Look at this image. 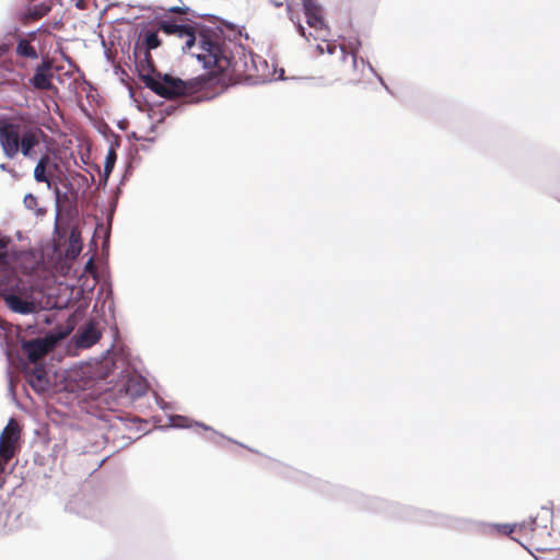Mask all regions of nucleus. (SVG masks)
<instances>
[{
    "label": "nucleus",
    "instance_id": "obj_1",
    "mask_svg": "<svg viewBox=\"0 0 560 560\" xmlns=\"http://www.w3.org/2000/svg\"><path fill=\"white\" fill-rule=\"evenodd\" d=\"M289 479L300 482L310 489L317 491L328 499L345 501L354 504L358 509L373 513H382L395 520L413 521L422 524L447 527L456 530H472L482 535H511L520 527L524 529L527 523H489L472 518L457 517L432 510L419 509L412 505H404L378 497H370L357 490L332 485L328 481L315 478L304 471L288 469Z\"/></svg>",
    "mask_w": 560,
    "mask_h": 560
},
{
    "label": "nucleus",
    "instance_id": "obj_2",
    "mask_svg": "<svg viewBox=\"0 0 560 560\" xmlns=\"http://www.w3.org/2000/svg\"><path fill=\"white\" fill-rule=\"evenodd\" d=\"M145 79V89L163 100L189 96L197 91L210 89L219 83V78L213 72H203L188 79H182L170 71L160 72L155 80L148 75Z\"/></svg>",
    "mask_w": 560,
    "mask_h": 560
},
{
    "label": "nucleus",
    "instance_id": "obj_3",
    "mask_svg": "<svg viewBox=\"0 0 560 560\" xmlns=\"http://www.w3.org/2000/svg\"><path fill=\"white\" fill-rule=\"evenodd\" d=\"M201 32L200 40H198L199 51L190 54V57L201 65L205 72H213L220 79V73L215 72V68L220 65V58H223L222 48L224 44L217 42L215 36L219 33H223L222 25H220V30H212L210 32L201 30Z\"/></svg>",
    "mask_w": 560,
    "mask_h": 560
},
{
    "label": "nucleus",
    "instance_id": "obj_4",
    "mask_svg": "<svg viewBox=\"0 0 560 560\" xmlns=\"http://www.w3.org/2000/svg\"><path fill=\"white\" fill-rule=\"evenodd\" d=\"M69 331L68 327H55L46 332L43 337L33 339L20 338V346L31 362L38 360L44 353L52 348Z\"/></svg>",
    "mask_w": 560,
    "mask_h": 560
},
{
    "label": "nucleus",
    "instance_id": "obj_5",
    "mask_svg": "<svg viewBox=\"0 0 560 560\" xmlns=\"http://www.w3.org/2000/svg\"><path fill=\"white\" fill-rule=\"evenodd\" d=\"M195 28L210 32L212 30H220V24L208 25L189 16H184L180 21H177L175 18L168 15L158 24V31L166 36H175L180 39L191 34Z\"/></svg>",
    "mask_w": 560,
    "mask_h": 560
},
{
    "label": "nucleus",
    "instance_id": "obj_6",
    "mask_svg": "<svg viewBox=\"0 0 560 560\" xmlns=\"http://www.w3.org/2000/svg\"><path fill=\"white\" fill-rule=\"evenodd\" d=\"M130 45L131 44L128 43L127 48H122L121 51L122 54H127L129 61L132 63V68L131 66L129 67L130 70L142 81L145 88V77L148 75L155 80L160 71L156 69V63L150 52L139 50V48H136V44H133L132 54L130 55Z\"/></svg>",
    "mask_w": 560,
    "mask_h": 560
},
{
    "label": "nucleus",
    "instance_id": "obj_7",
    "mask_svg": "<svg viewBox=\"0 0 560 560\" xmlns=\"http://www.w3.org/2000/svg\"><path fill=\"white\" fill-rule=\"evenodd\" d=\"M246 54L245 46L241 44L236 45L234 49H231L229 45L224 44L222 48L223 58H220V65L215 68V72L220 73V80L225 70L240 71L241 62L242 68L245 70L247 68Z\"/></svg>",
    "mask_w": 560,
    "mask_h": 560
},
{
    "label": "nucleus",
    "instance_id": "obj_8",
    "mask_svg": "<svg viewBox=\"0 0 560 560\" xmlns=\"http://www.w3.org/2000/svg\"><path fill=\"white\" fill-rule=\"evenodd\" d=\"M3 302L5 307L14 314L30 315L34 314V303L27 299H23L14 292L3 293Z\"/></svg>",
    "mask_w": 560,
    "mask_h": 560
},
{
    "label": "nucleus",
    "instance_id": "obj_9",
    "mask_svg": "<svg viewBox=\"0 0 560 560\" xmlns=\"http://www.w3.org/2000/svg\"><path fill=\"white\" fill-rule=\"evenodd\" d=\"M20 438V429L13 419L10 418L7 425L0 432V454L11 456L14 443Z\"/></svg>",
    "mask_w": 560,
    "mask_h": 560
},
{
    "label": "nucleus",
    "instance_id": "obj_10",
    "mask_svg": "<svg viewBox=\"0 0 560 560\" xmlns=\"http://www.w3.org/2000/svg\"><path fill=\"white\" fill-rule=\"evenodd\" d=\"M101 335V330L96 325L88 323L73 336L74 343L78 348H89L98 341Z\"/></svg>",
    "mask_w": 560,
    "mask_h": 560
},
{
    "label": "nucleus",
    "instance_id": "obj_11",
    "mask_svg": "<svg viewBox=\"0 0 560 560\" xmlns=\"http://www.w3.org/2000/svg\"><path fill=\"white\" fill-rule=\"evenodd\" d=\"M118 380L121 385L125 387L127 395L131 400H137L147 394V388L143 383L136 378V376L127 373L125 370H121Z\"/></svg>",
    "mask_w": 560,
    "mask_h": 560
},
{
    "label": "nucleus",
    "instance_id": "obj_12",
    "mask_svg": "<svg viewBox=\"0 0 560 560\" xmlns=\"http://www.w3.org/2000/svg\"><path fill=\"white\" fill-rule=\"evenodd\" d=\"M26 373L28 377V384L35 393L43 394L49 390L50 377L43 366L35 365Z\"/></svg>",
    "mask_w": 560,
    "mask_h": 560
},
{
    "label": "nucleus",
    "instance_id": "obj_13",
    "mask_svg": "<svg viewBox=\"0 0 560 560\" xmlns=\"http://www.w3.org/2000/svg\"><path fill=\"white\" fill-rule=\"evenodd\" d=\"M166 15L165 14H160V13H154V15L147 20V21H142L138 24H133L128 33H127V37H128V40L129 43H133L136 44V48H139L140 47V39H141V36L145 33V32H149L148 31V27L153 23V22H156V25L159 24L160 21H162L163 19H165Z\"/></svg>",
    "mask_w": 560,
    "mask_h": 560
},
{
    "label": "nucleus",
    "instance_id": "obj_14",
    "mask_svg": "<svg viewBox=\"0 0 560 560\" xmlns=\"http://www.w3.org/2000/svg\"><path fill=\"white\" fill-rule=\"evenodd\" d=\"M186 104L182 101H176L170 104L160 106L156 110H152L148 116L150 119L158 117V122H163L165 118L176 116L184 112Z\"/></svg>",
    "mask_w": 560,
    "mask_h": 560
},
{
    "label": "nucleus",
    "instance_id": "obj_15",
    "mask_svg": "<svg viewBox=\"0 0 560 560\" xmlns=\"http://www.w3.org/2000/svg\"><path fill=\"white\" fill-rule=\"evenodd\" d=\"M20 139L18 125L0 120V145L19 144Z\"/></svg>",
    "mask_w": 560,
    "mask_h": 560
},
{
    "label": "nucleus",
    "instance_id": "obj_16",
    "mask_svg": "<svg viewBox=\"0 0 560 560\" xmlns=\"http://www.w3.org/2000/svg\"><path fill=\"white\" fill-rule=\"evenodd\" d=\"M37 144V139L31 132H26L19 141V152H21L24 158L34 160L37 155L35 151Z\"/></svg>",
    "mask_w": 560,
    "mask_h": 560
},
{
    "label": "nucleus",
    "instance_id": "obj_17",
    "mask_svg": "<svg viewBox=\"0 0 560 560\" xmlns=\"http://www.w3.org/2000/svg\"><path fill=\"white\" fill-rule=\"evenodd\" d=\"M156 31L145 32L140 39L139 50L148 51L155 50L162 46L163 39L160 37Z\"/></svg>",
    "mask_w": 560,
    "mask_h": 560
},
{
    "label": "nucleus",
    "instance_id": "obj_18",
    "mask_svg": "<svg viewBox=\"0 0 560 560\" xmlns=\"http://www.w3.org/2000/svg\"><path fill=\"white\" fill-rule=\"evenodd\" d=\"M116 161H117V153L113 152V151H107L104 162H103L104 170H103V174H102V179L98 184V187L102 185V188L104 191L107 187L109 176L115 168Z\"/></svg>",
    "mask_w": 560,
    "mask_h": 560
},
{
    "label": "nucleus",
    "instance_id": "obj_19",
    "mask_svg": "<svg viewBox=\"0 0 560 560\" xmlns=\"http://www.w3.org/2000/svg\"><path fill=\"white\" fill-rule=\"evenodd\" d=\"M15 52L19 57L36 60L39 58V51L34 46H31L25 38H19L15 47Z\"/></svg>",
    "mask_w": 560,
    "mask_h": 560
},
{
    "label": "nucleus",
    "instance_id": "obj_20",
    "mask_svg": "<svg viewBox=\"0 0 560 560\" xmlns=\"http://www.w3.org/2000/svg\"><path fill=\"white\" fill-rule=\"evenodd\" d=\"M194 425H196V427H198V428H201V429H203V430H206V431H211V432H212V434H213V435L219 436V440H221V441L225 440V441H228V442H230V443L237 444L238 446H241V447H243V448H246L247 451H249V452H252V453L260 454V453H259V451H257V450H255V448H253V447H250V446H248V445H246V444H244V443H242V442H238V441H236V440H234V439H232V438H229V436L224 435L223 433L218 432V431H217V430H214L212 427H210V425L206 424V423H205V422H202V421H194Z\"/></svg>",
    "mask_w": 560,
    "mask_h": 560
},
{
    "label": "nucleus",
    "instance_id": "obj_21",
    "mask_svg": "<svg viewBox=\"0 0 560 560\" xmlns=\"http://www.w3.org/2000/svg\"><path fill=\"white\" fill-rule=\"evenodd\" d=\"M323 11H324V8L316 10V11H310V12H306V14H304L306 23L310 27L317 30V31L324 30L327 27Z\"/></svg>",
    "mask_w": 560,
    "mask_h": 560
},
{
    "label": "nucleus",
    "instance_id": "obj_22",
    "mask_svg": "<svg viewBox=\"0 0 560 560\" xmlns=\"http://www.w3.org/2000/svg\"><path fill=\"white\" fill-rule=\"evenodd\" d=\"M47 188L54 195V200H55V218L57 220L58 215H59V212H60L59 202H60V200H65L62 198V189L57 185V183L55 180H51V183H48V187ZM52 235H58L59 236V230H58V226H57V222L55 223V226H54V230H52Z\"/></svg>",
    "mask_w": 560,
    "mask_h": 560
},
{
    "label": "nucleus",
    "instance_id": "obj_23",
    "mask_svg": "<svg viewBox=\"0 0 560 560\" xmlns=\"http://www.w3.org/2000/svg\"><path fill=\"white\" fill-rule=\"evenodd\" d=\"M28 84L37 90H49L51 88L49 73L34 72L28 79Z\"/></svg>",
    "mask_w": 560,
    "mask_h": 560
},
{
    "label": "nucleus",
    "instance_id": "obj_24",
    "mask_svg": "<svg viewBox=\"0 0 560 560\" xmlns=\"http://www.w3.org/2000/svg\"><path fill=\"white\" fill-rule=\"evenodd\" d=\"M201 28H195L191 34H189L188 36H186L184 39V44L182 46V52L183 54H192L191 52V49L197 47L198 48V40H200V34H201Z\"/></svg>",
    "mask_w": 560,
    "mask_h": 560
},
{
    "label": "nucleus",
    "instance_id": "obj_25",
    "mask_svg": "<svg viewBox=\"0 0 560 560\" xmlns=\"http://www.w3.org/2000/svg\"><path fill=\"white\" fill-rule=\"evenodd\" d=\"M100 294L101 292L98 293V296L96 299V304H101ZM102 306L107 308L110 319L115 322V302L112 291H108L104 294Z\"/></svg>",
    "mask_w": 560,
    "mask_h": 560
},
{
    "label": "nucleus",
    "instance_id": "obj_26",
    "mask_svg": "<svg viewBox=\"0 0 560 560\" xmlns=\"http://www.w3.org/2000/svg\"><path fill=\"white\" fill-rule=\"evenodd\" d=\"M51 180H55L57 185L62 189V198L67 199L73 190V183L68 175H63L62 177H56Z\"/></svg>",
    "mask_w": 560,
    "mask_h": 560
},
{
    "label": "nucleus",
    "instance_id": "obj_27",
    "mask_svg": "<svg viewBox=\"0 0 560 560\" xmlns=\"http://www.w3.org/2000/svg\"><path fill=\"white\" fill-rule=\"evenodd\" d=\"M128 153H127V158H126V166H132V171L136 170V167L138 166V164L140 163L141 161V156L137 150V148L130 145L128 149H127Z\"/></svg>",
    "mask_w": 560,
    "mask_h": 560
},
{
    "label": "nucleus",
    "instance_id": "obj_28",
    "mask_svg": "<svg viewBox=\"0 0 560 560\" xmlns=\"http://www.w3.org/2000/svg\"><path fill=\"white\" fill-rule=\"evenodd\" d=\"M289 19L292 21V23L294 24V28L296 31V33L305 38L307 42H310V37L313 36L312 32H308L301 23L300 21V18L299 16H294L293 14H291L289 12Z\"/></svg>",
    "mask_w": 560,
    "mask_h": 560
},
{
    "label": "nucleus",
    "instance_id": "obj_29",
    "mask_svg": "<svg viewBox=\"0 0 560 560\" xmlns=\"http://www.w3.org/2000/svg\"><path fill=\"white\" fill-rule=\"evenodd\" d=\"M42 160H43V158H40L38 160L37 164L35 165L34 179L37 183H46L48 185V183H51V179H49L47 174L45 173L43 164H42Z\"/></svg>",
    "mask_w": 560,
    "mask_h": 560
},
{
    "label": "nucleus",
    "instance_id": "obj_30",
    "mask_svg": "<svg viewBox=\"0 0 560 560\" xmlns=\"http://www.w3.org/2000/svg\"><path fill=\"white\" fill-rule=\"evenodd\" d=\"M176 420L172 416H167L168 427L172 429H188L191 428L190 424H187L186 422L189 420L186 417H176Z\"/></svg>",
    "mask_w": 560,
    "mask_h": 560
},
{
    "label": "nucleus",
    "instance_id": "obj_31",
    "mask_svg": "<svg viewBox=\"0 0 560 560\" xmlns=\"http://www.w3.org/2000/svg\"><path fill=\"white\" fill-rule=\"evenodd\" d=\"M352 65H353V68H357L358 67V61L359 59L361 60L362 65L364 67H366L369 69V71L377 79V74H380L377 72V70L373 67V65L369 61L368 58H362V57H359L357 54H352Z\"/></svg>",
    "mask_w": 560,
    "mask_h": 560
},
{
    "label": "nucleus",
    "instance_id": "obj_32",
    "mask_svg": "<svg viewBox=\"0 0 560 560\" xmlns=\"http://www.w3.org/2000/svg\"><path fill=\"white\" fill-rule=\"evenodd\" d=\"M303 13L323 9V5L317 0H301Z\"/></svg>",
    "mask_w": 560,
    "mask_h": 560
},
{
    "label": "nucleus",
    "instance_id": "obj_33",
    "mask_svg": "<svg viewBox=\"0 0 560 560\" xmlns=\"http://www.w3.org/2000/svg\"><path fill=\"white\" fill-rule=\"evenodd\" d=\"M189 10V5H186L183 1L182 3H178L175 4V5H171V7H167L165 9V15H168L171 16L172 14H179V13H184L185 11H188Z\"/></svg>",
    "mask_w": 560,
    "mask_h": 560
},
{
    "label": "nucleus",
    "instance_id": "obj_34",
    "mask_svg": "<svg viewBox=\"0 0 560 560\" xmlns=\"http://www.w3.org/2000/svg\"><path fill=\"white\" fill-rule=\"evenodd\" d=\"M23 205L27 210L33 211L38 205V198L34 194L27 192L23 198Z\"/></svg>",
    "mask_w": 560,
    "mask_h": 560
},
{
    "label": "nucleus",
    "instance_id": "obj_35",
    "mask_svg": "<svg viewBox=\"0 0 560 560\" xmlns=\"http://www.w3.org/2000/svg\"><path fill=\"white\" fill-rule=\"evenodd\" d=\"M549 503H550V506L542 505L540 509V514H538L539 518L546 523L552 522V517H553L552 502H549Z\"/></svg>",
    "mask_w": 560,
    "mask_h": 560
},
{
    "label": "nucleus",
    "instance_id": "obj_36",
    "mask_svg": "<svg viewBox=\"0 0 560 560\" xmlns=\"http://www.w3.org/2000/svg\"><path fill=\"white\" fill-rule=\"evenodd\" d=\"M69 248L74 254H78L81 250V245L79 244V235L74 231H70Z\"/></svg>",
    "mask_w": 560,
    "mask_h": 560
},
{
    "label": "nucleus",
    "instance_id": "obj_37",
    "mask_svg": "<svg viewBox=\"0 0 560 560\" xmlns=\"http://www.w3.org/2000/svg\"><path fill=\"white\" fill-rule=\"evenodd\" d=\"M3 154L7 159L13 160L19 153V144L1 145Z\"/></svg>",
    "mask_w": 560,
    "mask_h": 560
},
{
    "label": "nucleus",
    "instance_id": "obj_38",
    "mask_svg": "<svg viewBox=\"0 0 560 560\" xmlns=\"http://www.w3.org/2000/svg\"><path fill=\"white\" fill-rule=\"evenodd\" d=\"M207 18L211 20V23H214L215 21H220L224 26L235 28L237 24H235L232 21H229L222 16H219L217 14H207Z\"/></svg>",
    "mask_w": 560,
    "mask_h": 560
},
{
    "label": "nucleus",
    "instance_id": "obj_39",
    "mask_svg": "<svg viewBox=\"0 0 560 560\" xmlns=\"http://www.w3.org/2000/svg\"><path fill=\"white\" fill-rule=\"evenodd\" d=\"M50 69V63L46 59H42L38 63H36L34 68V72L39 73H48Z\"/></svg>",
    "mask_w": 560,
    "mask_h": 560
},
{
    "label": "nucleus",
    "instance_id": "obj_40",
    "mask_svg": "<svg viewBox=\"0 0 560 560\" xmlns=\"http://www.w3.org/2000/svg\"><path fill=\"white\" fill-rule=\"evenodd\" d=\"M132 173H133L132 166H126L125 165V171H124V174H122V176L120 178L118 187L124 186L129 180V178L131 177Z\"/></svg>",
    "mask_w": 560,
    "mask_h": 560
},
{
    "label": "nucleus",
    "instance_id": "obj_41",
    "mask_svg": "<svg viewBox=\"0 0 560 560\" xmlns=\"http://www.w3.org/2000/svg\"><path fill=\"white\" fill-rule=\"evenodd\" d=\"M33 460L35 465L44 466L46 465L47 457L38 452L34 453Z\"/></svg>",
    "mask_w": 560,
    "mask_h": 560
},
{
    "label": "nucleus",
    "instance_id": "obj_42",
    "mask_svg": "<svg viewBox=\"0 0 560 560\" xmlns=\"http://www.w3.org/2000/svg\"><path fill=\"white\" fill-rule=\"evenodd\" d=\"M0 170H1L2 172H7V173H9L12 177H14V178H16V179H19V178H20V174H19L18 172H15L13 168H11V167H10V165H9V164H7V163H1V164H0Z\"/></svg>",
    "mask_w": 560,
    "mask_h": 560
},
{
    "label": "nucleus",
    "instance_id": "obj_43",
    "mask_svg": "<svg viewBox=\"0 0 560 560\" xmlns=\"http://www.w3.org/2000/svg\"><path fill=\"white\" fill-rule=\"evenodd\" d=\"M377 82L381 84V86L392 96H395L394 91L390 89V86L386 83L382 74H377Z\"/></svg>",
    "mask_w": 560,
    "mask_h": 560
},
{
    "label": "nucleus",
    "instance_id": "obj_44",
    "mask_svg": "<svg viewBox=\"0 0 560 560\" xmlns=\"http://www.w3.org/2000/svg\"><path fill=\"white\" fill-rule=\"evenodd\" d=\"M234 30H235L234 37H244L245 39L249 38L247 32L245 31L244 25H237V26H235Z\"/></svg>",
    "mask_w": 560,
    "mask_h": 560
},
{
    "label": "nucleus",
    "instance_id": "obj_45",
    "mask_svg": "<svg viewBox=\"0 0 560 560\" xmlns=\"http://www.w3.org/2000/svg\"><path fill=\"white\" fill-rule=\"evenodd\" d=\"M219 94H206L201 97H191V100L189 102L190 103L208 102V101H212Z\"/></svg>",
    "mask_w": 560,
    "mask_h": 560
},
{
    "label": "nucleus",
    "instance_id": "obj_46",
    "mask_svg": "<svg viewBox=\"0 0 560 560\" xmlns=\"http://www.w3.org/2000/svg\"><path fill=\"white\" fill-rule=\"evenodd\" d=\"M131 8H138L140 11H153L154 4H142V3H128Z\"/></svg>",
    "mask_w": 560,
    "mask_h": 560
},
{
    "label": "nucleus",
    "instance_id": "obj_47",
    "mask_svg": "<svg viewBox=\"0 0 560 560\" xmlns=\"http://www.w3.org/2000/svg\"><path fill=\"white\" fill-rule=\"evenodd\" d=\"M184 13L186 14L185 16H189L195 20H197L198 18H207V14H208V13H199L190 7H189V10L185 11Z\"/></svg>",
    "mask_w": 560,
    "mask_h": 560
},
{
    "label": "nucleus",
    "instance_id": "obj_48",
    "mask_svg": "<svg viewBox=\"0 0 560 560\" xmlns=\"http://www.w3.org/2000/svg\"><path fill=\"white\" fill-rule=\"evenodd\" d=\"M305 80L313 81L314 86H327L329 83L323 77L318 78H304Z\"/></svg>",
    "mask_w": 560,
    "mask_h": 560
},
{
    "label": "nucleus",
    "instance_id": "obj_49",
    "mask_svg": "<svg viewBox=\"0 0 560 560\" xmlns=\"http://www.w3.org/2000/svg\"><path fill=\"white\" fill-rule=\"evenodd\" d=\"M127 140L128 142H141L144 140V137L142 136H139L136 131H130L128 135H127Z\"/></svg>",
    "mask_w": 560,
    "mask_h": 560
},
{
    "label": "nucleus",
    "instance_id": "obj_50",
    "mask_svg": "<svg viewBox=\"0 0 560 560\" xmlns=\"http://www.w3.org/2000/svg\"><path fill=\"white\" fill-rule=\"evenodd\" d=\"M62 450V445L61 444H55L50 451V453L48 454V457H50L52 459V462L56 460V458L58 457V454L59 452Z\"/></svg>",
    "mask_w": 560,
    "mask_h": 560
},
{
    "label": "nucleus",
    "instance_id": "obj_51",
    "mask_svg": "<svg viewBox=\"0 0 560 560\" xmlns=\"http://www.w3.org/2000/svg\"><path fill=\"white\" fill-rule=\"evenodd\" d=\"M33 212L37 218H43L46 214L47 209L45 207H38L37 205Z\"/></svg>",
    "mask_w": 560,
    "mask_h": 560
},
{
    "label": "nucleus",
    "instance_id": "obj_52",
    "mask_svg": "<svg viewBox=\"0 0 560 560\" xmlns=\"http://www.w3.org/2000/svg\"><path fill=\"white\" fill-rule=\"evenodd\" d=\"M156 400V404L158 406L160 407L161 410H168L171 409V404L167 402V401H164L163 399H155Z\"/></svg>",
    "mask_w": 560,
    "mask_h": 560
},
{
    "label": "nucleus",
    "instance_id": "obj_53",
    "mask_svg": "<svg viewBox=\"0 0 560 560\" xmlns=\"http://www.w3.org/2000/svg\"><path fill=\"white\" fill-rule=\"evenodd\" d=\"M350 45L352 48H355L358 50L362 46V40L358 36H355L352 38V40H350Z\"/></svg>",
    "mask_w": 560,
    "mask_h": 560
},
{
    "label": "nucleus",
    "instance_id": "obj_54",
    "mask_svg": "<svg viewBox=\"0 0 560 560\" xmlns=\"http://www.w3.org/2000/svg\"><path fill=\"white\" fill-rule=\"evenodd\" d=\"M128 120L127 118H121L117 121L116 126L118 129L125 131L127 129Z\"/></svg>",
    "mask_w": 560,
    "mask_h": 560
},
{
    "label": "nucleus",
    "instance_id": "obj_55",
    "mask_svg": "<svg viewBox=\"0 0 560 560\" xmlns=\"http://www.w3.org/2000/svg\"><path fill=\"white\" fill-rule=\"evenodd\" d=\"M539 518V515L530 516L528 520L529 529L534 530L537 526V520Z\"/></svg>",
    "mask_w": 560,
    "mask_h": 560
},
{
    "label": "nucleus",
    "instance_id": "obj_56",
    "mask_svg": "<svg viewBox=\"0 0 560 560\" xmlns=\"http://www.w3.org/2000/svg\"><path fill=\"white\" fill-rule=\"evenodd\" d=\"M119 145H120V144H119L118 139L110 140V141H109L108 151L116 152V150L119 148Z\"/></svg>",
    "mask_w": 560,
    "mask_h": 560
},
{
    "label": "nucleus",
    "instance_id": "obj_57",
    "mask_svg": "<svg viewBox=\"0 0 560 560\" xmlns=\"http://www.w3.org/2000/svg\"><path fill=\"white\" fill-rule=\"evenodd\" d=\"M151 120H152V122H151V125L149 126V129H148V130H149V132H155V131H156V129H158V125H159L160 122H158V117H155L154 119H151Z\"/></svg>",
    "mask_w": 560,
    "mask_h": 560
},
{
    "label": "nucleus",
    "instance_id": "obj_58",
    "mask_svg": "<svg viewBox=\"0 0 560 560\" xmlns=\"http://www.w3.org/2000/svg\"><path fill=\"white\" fill-rule=\"evenodd\" d=\"M15 237L19 242H23L25 241L27 237L25 236L24 232L23 231H16L15 232Z\"/></svg>",
    "mask_w": 560,
    "mask_h": 560
},
{
    "label": "nucleus",
    "instance_id": "obj_59",
    "mask_svg": "<svg viewBox=\"0 0 560 560\" xmlns=\"http://www.w3.org/2000/svg\"><path fill=\"white\" fill-rule=\"evenodd\" d=\"M8 392L11 395L12 400L16 404V398H15V395H14V392H13V387H12V384H11L10 380H9V385H8Z\"/></svg>",
    "mask_w": 560,
    "mask_h": 560
},
{
    "label": "nucleus",
    "instance_id": "obj_60",
    "mask_svg": "<svg viewBox=\"0 0 560 560\" xmlns=\"http://www.w3.org/2000/svg\"><path fill=\"white\" fill-rule=\"evenodd\" d=\"M40 318H42L46 324H49V320L47 319V315H45V314H37V316H36V318H35V323H38Z\"/></svg>",
    "mask_w": 560,
    "mask_h": 560
},
{
    "label": "nucleus",
    "instance_id": "obj_61",
    "mask_svg": "<svg viewBox=\"0 0 560 560\" xmlns=\"http://www.w3.org/2000/svg\"><path fill=\"white\" fill-rule=\"evenodd\" d=\"M165 9H166V7H163V5H155V8H154V10H153V11H154L155 13L165 14Z\"/></svg>",
    "mask_w": 560,
    "mask_h": 560
},
{
    "label": "nucleus",
    "instance_id": "obj_62",
    "mask_svg": "<svg viewBox=\"0 0 560 560\" xmlns=\"http://www.w3.org/2000/svg\"><path fill=\"white\" fill-rule=\"evenodd\" d=\"M278 74L279 75H278L277 80H279V81H285L287 80V78L284 77V70L282 68L278 69Z\"/></svg>",
    "mask_w": 560,
    "mask_h": 560
},
{
    "label": "nucleus",
    "instance_id": "obj_63",
    "mask_svg": "<svg viewBox=\"0 0 560 560\" xmlns=\"http://www.w3.org/2000/svg\"><path fill=\"white\" fill-rule=\"evenodd\" d=\"M74 3V7L79 10L83 9V0H72Z\"/></svg>",
    "mask_w": 560,
    "mask_h": 560
},
{
    "label": "nucleus",
    "instance_id": "obj_64",
    "mask_svg": "<svg viewBox=\"0 0 560 560\" xmlns=\"http://www.w3.org/2000/svg\"><path fill=\"white\" fill-rule=\"evenodd\" d=\"M138 150H141V151L147 152V151H149V150H150V147H149L148 144L142 143V144H140V147H139V149H138Z\"/></svg>",
    "mask_w": 560,
    "mask_h": 560
}]
</instances>
